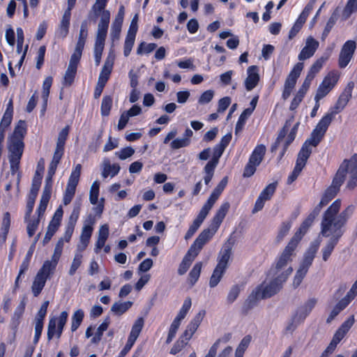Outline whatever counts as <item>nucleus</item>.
Segmentation results:
<instances>
[{
	"instance_id": "nucleus-48",
	"label": "nucleus",
	"mask_w": 357,
	"mask_h": 357,
	"mask_svg": "<svg viewBox=\"0 0 357 357\" xmlns=\"http://www.w3.org/2000/svg\"><path fill=\"white\" fill-rule=\"evenodd\" d=\"M84 318V312L82 310H77L74 312L72 317L71 331H75L80 326Z\"/></svg>"
},
{
	"instance_id": "nucleus-46",
	"label": "nucleus",
	"mask_w": 357,
	"mask_h": 357,
	"mask_svg": "<svg viewBox=\"0 0 357 357\" xmlns=\"http://www.w3.org/2000/svg\"><path fill=\"white\" fill-rule=\"evenodd\" d=\"M357 11V0H349L342 11V17L346 20Z\"/></svg>"
},
{
	"instance_id": "nucleus-6",
	"label": "nucleus",
	"mask_w": 357,
	"mask_h": 357,
	"mask_svg": "<svg viewBox=\"0 0 357 357\" xmlns=\"http://www.w3.org/2000/svg\"><path fill=\"white\" fill-rule=\"evenodd\" d=\"M355 321L354 316L351 315L336 331L329 345L324 350L320 357H328L335 349L337 344L343 339Z\"/></svg>"
},
{
	"instance_id": "nucleus-30",
	"label": "nucleus",
	"mask_w": 357,
	"mask_h": 357,
	"mask_svg": "<svg viewBox=\"0 0 357 357\" xmlns=\"http://www.w3.org/2000/svg\"><path fill=\"white\" fill-rule=\"evenodd\" d=\"M26 131V129L25 121L20 120L15 126L14 131L8 139L17 142H23Z\"/></svg>"
},
{
	"instance_id": "nucleus-60",
	"label": "nucleus",
	"mask_w": 357,
	"mask_h": 357,
	"mask_svg": "<svg viewBox=\"0 0 357 357\" xmlns=\"http://www.w3.org/2000/svg\"><path fill=\"white\" fill-rule=\"evenodd\" d=\"M135 153V150L131 146H128L123 149H121L120 151H116L115 155L120 160H126L130 157H131Z\"/></svg>"
},
{
	"instance_id": "nucleus-19",
	"label": "nucleus",
	"mask_w": 357,
	"mask_h": 357,
	"mask_svg": "<svg viewBox=\"0 0 357 357\" xmlns=\"http://www.w3.org/2000/svg\"><path fill=\"white\" fill-rule=\"evenodd\" d=\"M318 144H314V142L311 140L310 137L308 138L303 144L298 154L296 165L304 168L307 159L312 153V146L316 147Z\"/></svg>"
},
{
	"instance_id": "nucleus-37",
	"label": "nucleus",
	"mask_w": 357,
	"mask_h": 357,
	"mask_svg": "<svg viewBox=\"0 0 357 357\" xmlns=\"http://www.w3.org/2000/svg\"><path fill=\"white\" fill-rule=\"evenodd\" d=\"M349 305L348 303H347L345 299L342 298L333 307L332 310L331 314H329L326 322L331 323L332 320L335 319L336 316L339 314V313L343 310L347 305Z\"/></svg>"
},
{
	"instance_id": "nucleus-64",
	"label": "nucleus",
	"mask_w": 357,
	"mask_h": 357,
	"mask_svg": "<svg viewBox=\"0 0 357 357\" xmlns=\"http://www.w3.org/2000/svg\"><path fill=\"white\" fill-rule=\"evenodd\" d=\"M241 291V287L238 285H234L233 286L231 289L229 290V292L227 297V301L228 303L231 304L232 303L238 296L239 293Z\"/></svg>"
},
{
	"instance_id": "nucleus-36",
	"label": "nucleus",
	"mask_w": 357,
	"mask_h": 357,
	"mask_svg": "<svg viewBox=\"0 0 357 357\" xmlns=\"http://www.w3.org/2000/svg\"><path fill=\"white\" fill-rule=\"evenodd\" d=\"M227 183H228V178H227V176H225L220 181V182L218 183V185L215 187V188L213 190V191L212 192V193L210 195L208 199H210L211 200L215 202L216 200L218 199L219 196L221 195V193L225 188Z\"/></svg>"
},
{
	"instance_id": "nucleus-51",
	"label": "nucleus",
	"mask_w": 357,
	"mask_h": 357,
	"mask_svg": "<svg viewBox=\"0 0 357 357\" xmlns=\"http://www.w3.org/2000/svg\"><path fill=\"white\" fill-rule=\"evenodd\" d=\"M191 298L189 297L186 298L185 300L184 301V303L181 310L179 311L177 317L174 319L181 322V320L185 317L188 310L191 307Z\"/></svg>"
},
{
	"instance_id": "nucleus-63",
	"label": "nucleus",
	"mask_w": 357,
	"mask_h": 357,
	"mask_svg": "<svg viewBox=\"0 0 357 357\" xmlns=\"http://www.w3.org/2000/svg\"><path fill=\"white\" fill-rule=\"evenodd\" d=\"M157 47V45L155 43H142L137 50V53L138 54H142L143 52L149 54L153 52Z\"/></svg>"
},
{
	"instance_id": "nucleus-12",
	"label": "nucleus",
	"mask_w": 357,
	"mask_h": 357,
	"mask_svg": "<svg viewBox=\"0 0 357 357\" xmlns=\"http://www.w3.org/2000/svg\"><path fill=\"white\" fill-rule=\"evenodd\" d=\"M303 66L304 65L303 63H297L287 76L284 82V89L282 95V97L284 100H287L290 96L293 89L295 87L296 81L303 69Z\"/></svg>"
},
{
	"instance_id": "nucleus-62",
	"label": "nucleus",
	"mask_w": 357,
	"mask_h": 357,
	"mask_svg": "<svg viewBox=\"0 0 357 357\" xmlns=\"http://www.w3.org/2000/svg\"><path fill=\"white\" fill-rule=\"evenodd\" d=\"M180 324H181L180 321H176L175 319L173 321L172 324H171V326H170V328H169V331L168 333V335H167V337L166 340L167 344H169L172 341L173 338L176 335V331H177L178 328H179Z\"/></svg>"
},
{
	"instance_id": "nucleus-2",
	"label": "nucleus",
	"mask_w": 357,
	"mask_h": 357,
	"mask_svg": "<svg viewBox=\"0 0 357 357\" xmlns=\"http://www.w3.org/2000/svg\"><path fill=\"white\" fill-rule=\"evenodd\" d=\"M278 276L268 274L266 280L257 286L250 295L247 301L248 307H253L259 300L268 298L278 294L286 282L278 280Z\"/></svg>"
},
{
	"instance_id": "nucleus-52",
	"label": "nucleus",
	"mask_w": 357,
	"mask_h": 357,
	"mask_svg": "<svg viewBox=\"0 0 357 357\" xmlns=\"http://www.w3.org/2000/svg\"><path fill=\"white\" fill-rule=\"evenodd\" d=\"M85 42V40L78 39L75 51L70 56L71 60L79 62Z\"/></svg>"
},
{
	"instance_id": "nucleus-45",
	"label": "nucleus",
	"mask_w": 357,
	"mask_h": 357,
	"mask_svg": "<svg viewBox=\"0 0 357 357\" xmlns=\"http://www.w3.org/2000/svg\"><path fill=\"white\" fill-rule=\"evenodd\" d=\"M56 266V264L51 262L50 260H47L44 262L42 268L38 271V273L47 279L50 275L54 271Z\"/></svg>"
},
{
	"instance_id": "nucleus-13",
	"label": "nucleus",
	"mask_w": 357,
	"mask_h": 357,
	"mask_svg": "<svg viewBox=\"0 0 357 357\" xmlns=\"http://www.w3.org/2000/svg\"><path fill=\"white\" fill-rule=\"evenodd\" d=\"M68 315L66 311H63L61 312L59 318L54 317L50 320L47 330V339L49 340L52 339L56 332L57 337H60L63 327L67 321Z\"/></svg>"
},
{
	"instance_id": "nucleus-33",
	"label": "nucleus",
	"mask_w": 357,
	"mask_h": 357,
	"mask_svg": "<svg viewBox=\"0 0 357 357\" xmlns=\"http://www.w3.org/2000/svg\"><path fill=\"white\" fill-rule=\"evenodd\" d=\"M144 324V319L143 317L138 318L132 326V329L128 337V339L135 342L139 337Z\"/></svg>"
},
{
	"instance_id": "nucleus-38",
	"label": "nucleus",
	"mask_w": 357,
	"mask_h": 357,
	"mask_svg": "<svg viewBox=\"0 0 357 357\" xmlns=\"http://www.w3.org/2000/svg\"><path fill=\"white\" fill-rule=\"evenodd\" d=\"M202 268V262L196 263L188 275V281L193 286L198 280Z\"/></svg>"
},
{
	"instance_id": "nucleus-40",
	"label": "nucleus",
	"mask_w": 357,
	"mask_h": 357,
	"mask_svg": "<svg viewBox=\"0 0 357 357\" xmlns=\"http://www.w3.org/2000/svg\"><path fill=\"white\" fill-rule=\"evenodd\" d=\"M337 243L336 239H329L326 245L321 249L322 259L324 261L328 260Z\"/></svg>"
},
{
	"instance_id": "nucleus-55",
	"label": "nucleus",
	"mask_w": 357,
	"mask_h": 357,
	"mask_svg": "<svg viewBox=\"0 0 357 357\" xmlns=\"http://www.w3.org/2000/svg\"><path fill=\"white\" fill-rule=\"evenodd\" d=\"M215 95V91L213 90L209 89L201 94L198 99V104L203 105L209 103L213 98Z\"/></svg>"
},
{
	"instance_id": "nucleus-44",
	"label": "nucleus",
	"mask_w": 357,
	"mask_h": 357,
	"mask_svg": "<svg viewBox=\"0 0 357 357\" xmlns=\"http://www.w3.org/2000/svg\"><path fill=\"white\" fill-rule=\"evenodd\" d=\"M328 59V56H321L311 66L308 75H311L314 78L316 74L321 69L324 63Z\"/></svg>"
},
{
	"instance_id": "nucleus-31",
	"label": "nucleus",
	"mask_w": 357,
	"mask_h": 357,
	"mask_svg": "<svg viewBox=\"0 0 357 357\" xmlns=\"http://www.w3.org/2000/svg\"><path fill=\"white\" fill-rule=\"evenodd\" d=\"M109 236V227L107 225H102L98 232V238L96 242L95 252L98 253L101 248L105 245Z\"/></svg>"
},
{
	"instance_id": "nucleus-59",
	"label": "nucleus",
	"mask_w": 357,
	"mask_h": 357,
	"mask_svg": "<svg viewBox=\"0 0 357 357\" xmlns=\"http://www.w3.org/2000/svg\"><path fill=\"white\" fill-rule=\"evenodd\" d=\"M337 20V15L336 13H333L329 20H328L326 25L325 26V29L322 33V39L324 40L328 35L329 32L331 31V29L335 24L336 21Z\"/></svg>"
},
{
	"instance_id": "nucleus-49",
	"label": "nucleus",
	"mask_w": 357,
	"mask_h": 357,
	"mask_svg": "<svg viewBox=\"0 0 357 357\" xmlns=\"http://www.w3.org/2000/svg\"><path fill=\"white\" fill-rule=\"evenodd\" d=\"M53 82V79L51 76L47 77L43 83V92H42V98L45 102V104H47V99L50 95V90L52 86Z\"/></svg>"
},
{
	"instance_id": "nucleus-7",
	"label": "nucleus",
	"mask_w": 357,
	"mask_h": 357,
	"mask_svg": "<svg viewBox=\"0 0 357 357\" xmlns=\"http://www.w3.org/2000/svg\"><path fill=\"white\" fill-rule=\"evenodd\" d=\"M336 112L330 110L321 119L314 129L310 135V138L314 144H319L327 131L328 126L331 125L335 116Z\"/></svg>"
},
{
	"instance_id": "nucleus-3",
	"label": "nucleus",
	"mask_w": 357,
	"mask_h": 357,
	"mask_svg": "<svg viewBox=\"0 0 357 357\" xmlns=\"http://www.w3.org/2000/svg\"><path fill=\"white\" fill-rule=\"evenodd\" d=\"M218 227V225H213L211 227L204 229L196 238L179 265L178 273L180 275H184L187 272L204 245L216 232Z\"/></svg>"
},
{
	"instance_id": "nucleus-10",
	"label": "nucleus",
	"mask_w": 357,
	"mask_h": 357,
	"mask_svg": "<svg viewBox=\"0 0 357 357\" xmlns=\"http://www.w3.org/2000/svg\"><path fill=\"white\" fill-rule=\"evenodd\" d=\"M52 186V176H50L49 174H47L45 180V185L44 187L40 200V204L36 211L37 218L34 220L32 223H39L42 221H44L43 216L51 197Z\"/></svg>"
},
{
	"instance_id": "nucleus-9",
	"label": "nucleus",
	"mask_w": 357,
	"mask_h": 357,
	"mask_svg": "<svg viewBox=\"0 0 357 357\" xmlns=\"http://www.w3.org/2000/svg\"><path fill=\"white\" fill-rule=\"evenodd\" d=\"M266 146L263 144L257 145L250 156L249 161L245 165L243 176L250 177L252 176L257 166L260 165L266 153Z\"/></svg>"
},
{
	"instance_id": "nucleus-20",
	"label": "nucleus",
	"mask_w": 357,
	"mask_h": 357,
	"mask_svg": "<svg viewBox=\"0 0 357 357\" xmlns=\"http://www.w3.org/2000/svg\"><path fill=\"white\" fill-rule=\"evenodd\" d=\"M260 79L259 67L250 66L247 69V77L244 81V85L247 91H250L257 86Z\"/></svg>"
},
{
	"instance_id": "nucleus-15",
	"label": "nucleus",
	"mask_w": 357,
	"mask_h": 357,
	"mask_svg": "<svg viewBox=\"0 0 357 357\" xmlns=\"http://www.w3.org/2000/svg\"><path fill=\"white\" fill-rule=\"evenodd\" d=\"M356 48V43L354 40H347L342 46L339 56V66L341 68H345L350 61Z\"/></svg>"
},
{
	"instance_id": "nucleus-32",
	"label": "nucleus",
	"mask_w": 357,
	"mask_h": 357,
	"mask_svg": "<svg viewBox=\"0 0 357 357\" xmlns=\"http://www.w3.org/2000/svg\"><path fill=\"white\" fill-rule=\"evenodd\" d=\"M46 281L47 278H44L38 273L36 274L31 286L32 292L34 296H38L40 294L45 287Z\"/></svg>"
},
{
	"instance_id": "nucleus-11",
	"label": "nucleus",
	"mask_w": 357,
	"mask_h": 357,
	"mask_svg": "<svg viewBox=\"0 0 357 357\" xmlns=\"http://www.w3.org/2000/svg\"><path fill=\"white\" fill-rule=\"evenodd\" d=\"M340 75L337 71H331L324 77L322 82L317 89L314 100L319 102L325 97L337 83Z\"/></svg>"
},
{
	"instance_id": "nucleus-8",
	"label": "nucleus",
	"mask_w": 357,
	"mask_h": 357,
	"mask_svg": "<svg viewBox=\"0 0 357 357\" xmlns=\"http://www.w3.org/2000/svg\"><path fill=\"white\" fill-rule=\"evenodd\" d=\"M107 1V0H96V3L92 6V11L93 12L95 16L100 17L96 33H99L101 30L107 33L108 26L110 21V13L109 10L105 9Z\"/></svg>"
},
{
	"instance_id": "nucleus-41",
	"label": "nucleus",
	"mask_w": 357,
	"mask_h": 357,
	"mask_svg": "<svg viewBox=\"0 0 357 357\" xmlns=\"http://www.w3.org/2000/svg\"><path fill=\"white\" fill-rule=\"evenodd\" d=\"M41 180V174L38 171H36L32 181L31 188L29 196L34 197H37L38 192L40 187Z\"/></svg>"
},
{
	"instance_id": "nucleus-23",
	"label": "nucleus",
	"mask_w": 357,
	"mask_h": 357,
	"mask_svg": "<svg viewBox=\"0 0 357 357\" xmlns=\"http://www.w3.org/2000/svg\"><path fill=\"white\" fill-rule=\"evenodd\" d=\"M114 63V56L109 54L105 63L104 65L101 69V71L100 73L98 82L105 84L107 82L108 79H109L110 75L112 73L113 66Z\"/></svg>"
},
{
	"instance_id": "nucleus-27",
	"label": "nucleus",
	"mask_w": 357,
	"mask_h": 357,
	"mask_svg": "<svg viewBox=\"0 0 357 357\" xmlns=\"http://www.w3.org/2000/svg\"><path fill=\"white\" fill-rule=\"evenodd\" d=\"M121 169L119 164H111L107 158H105L102 163V176L107 178L108 176L114 177L117 175Z\"/></svg>"
},
{
	"instance_id": "nucleus-50",
	"label": "nucleus",
	"mask_w": 357,
	"mask_h": 357,
	"mask_svg": "<svg viewBox=\"0 0 357 357\" xmlns=\"http://www.w3.org/2000/svg\"><path fill=\"white\" fill-rule=\"evenodd\" d=\"M82 252V251L77 250V252L75 253L74 259L73 260L72 264H71L70 270H69L70 275H73L75 273L77 268L80 266V265L82 264V257H83V255L81 253Z\"/></svg>"
},
{
	"instance_id": "nucleus-5",
	"label": "nucleus",
	"mask_w": 357,
	"mask_h": 357,
	"mask_svg": "<svg viewBox=\"0 0 357 357\" xmlns=\"http://www.w3.org/2000/svg\"><path fill=\"white\" fill-rule=\"evenodd\" d=\"M231 254V249L229 246H226L220 253L218 263L214 269L213 274L210 278L209 285L211 287H215L220 281L226 268Z\"/></svg>"
},
{
	"instance_id": "nucleus-26",
	"label": "nucleus",
	"mask_w": 357,
	"mask_h": 357,
	"mask_svg": "<svg viewBox=\"0 0 357 357\" xmlns=\"http://www.w3.org/2000/svg\"><path fill=\"white\" fill-rule=\"evenodd\" d=\"M322 235L330 237V239H336L337 242L342 235L341 225H323Z\"/></svg>"
},
{
	"instance_id": "nucleus-43",
	"label": "nucleus",
	"mask_w": 357,
	"mask_h": 357,
	"mask_svg": "<svg viewBox=\"0 0 357 357\" xmlns=\"http://www.w3.org/2000/svg\"><path fill=\"white\" fill-rule=\"evenodd\" d=\"M229 207L230 205L228 202H225L220 206L213 218L214 223H221L223 221Z\"/></svg>"
},
{
	"instance_id": "nucleus-61",
	"label": "nucleus",
	"mask_w": 357,
	"mask_h": 357,
	"mask_svg": "<svg viewBox=\"0 0 357 357\" xmlns=\"http://www.w3.org/2000/svg\"><path fill=\"white\" fill-rule=\"evenodd\" d=\"M199 326V324L191 321V322L188 324L185 331L183 333V337H185L186 341L189 340L192 337L193 334L197 330Z\"/></svg>"
},
{
	"instance_id": "nucleus-17",
	"label": "nucleus",
	"mask_w": 357,
	"mask_h": 357,
	"mask_svg": "<svg viewBox=\"0 0 357 357\" xmlns=\"http://www.w3.org/2000/svg\"><path fill=\"white\" fill-rule=\"evenodd\" d=\"M321 241L319 239H316L312 241L304 255L303 259L300 264L299 268L306 272L308 271L309 268L312 264V261L315 257L317 250L319 248Z\"/></svg>"
},
{
	"instance_id": "nucleus-47",
	"label": "nucleus",
	"mask_w": 357,
	"mask_h": 357,
	"mask_svg": "<svg viewBox=\"0 0 357 357\" xmlns=\"http://www.w3.org/2000/svg\"><path fill=\"white\" fill-rule=\"evenodd\" d=\"M99 188L100 183L98 181H95L91 186L89 200L90 202L93 205H96L98 203L99 196Z\"/></svg>"
},
{
	"instance_id": "nucleus-53",
	"label": "nucleus",
	"mask_w": 357,
	"mask_h": 357,
	"mask_svg": "<svg viewBox=\"0 0 357 357\" xmlns=\"http://www.w3.org/2000/svg\"><path fill=\"white\" fill-rule=\"evenodd\" d=\"M112 105V98L110 96H104L101 103V114L108 116Z\"/></svg>"
},
{
	"instance_id": "nucleus-56",
	"label": "nucleus",
	"mask_w": 357,
	"mask_h": 357,
	"mask_svg": "<svg viewBox=\"0 0 357 357\" xmlns=\"http://www.w3.org/2000/svg\"><path fill=\"white\" fill-rule=\"evenodd\" d=\"M63 250V239L60 238L57 243L56 244L54 253L52 256V259L50 260L51 262L54 263V264L57 265V263L59 261V259L61 255Z\"/></svg>"
},
{
	"instance_id": "nucleus-57",
	"label": "nucleus",
	"mask_w": 357,
	"mask_h": 357,
	"mask_svg": "<svg viewBox=\"0 0 357 357\" xmlns=\"http://www.w3.org/2000/svg\"><path fill=\"white\" fill-rule=\"evenodd\" d=\"M277 183H273L268 184L260 193V195L263 197L266 200H270L276 190Z\"/></svg>"
},
{
	"instance_id": "nucleus-35",
	"label": "nucleus",
	"mask_w": 357,
	"mask_h": 357,
	"mask_svg": "<svg viewBox=\"0 0 357 357\" xmlns=\"http://www.w3.org/2000/svg\"><path fill=\"white\" fill-rule=\"evenodd\" d=\"M110 323V319L107 317L97 328L94 336L91 340V343L98 344L102 339L103 333L107 331Z\"/></svg>"
},
{
	"instance_id": "nucleus-25",
	"label": "nucleus",
	"mask_w": 357,
	"mask_h": 357,
	"mask_svg": "<svg viewBox=\"0 0 357 357\" xmlns=\"http://www.w3.org/2000/svg\"><path fill=\"white\" fill-rule=\"evenodd\" d=\"M8 149L9 152V159L21 160L24 150L23 142L8 139Z\"/></svg>"
},
{
	"instance_id": "nucleus-39",
	"label": "nucleus",
	"mask_w": 357,
	"mask_h": 357,
	"mask_svg": "<svg viewBox=\"0 0 357 357\" xmlns=\"http://www.w3.org/2000/svg\"><path fill=\"white\" fill-rule=\"evenodd\" d=\"M215 202L213 201L208 199L206 204L202 208L197 218L195 220L194 223H202L204 220L205 218L208 213V211L211 210Z\"/></svg>"
},
{
	"instance_id": "nucleus-16",
	"label": "nucleus",
	"mask_w": 357,
	"mask_h": 357,
	"mask_svg": "<svg viewBox=\"0 0 357 357\" xmlns=\"http://www.w3.org/2000/svg\"><path fill=\"white\" fill-rule=\"evenodd\" d=\"M347 162L346 175L349 174V179L346 188L353 190L357 185V154L354 155L350 160H344Z\"/></svg>"
},
{
	"instance_id": "nucleus-21",
	"label": "nucleus",
	"mask_w": 357,
	"mask_h": 357,
	"mask_svg": "<svg viewBox=\"0 0 357 357\" xmlns=\"http://www.w3.org/2000/svg\"><path fill=\"white\" fill-rule=\"evenodd\" d=\"M82 165L77 164L75 169L71 172L68 178L67 186L66 188L65 194L75 196L77 185L78 184L80 174H81Z\"/></svg>"
},
{
	"instance_id": "nucleus-14",
	"label": "nucleus",
	"mask_w": 357,
	"mask_h": 357,
	"mask_svg": "<svg viewBox=\"0 0 357 357\" xmlns=\"http://www.w3.org/2000/svg\"><path fill=\"white\" fill-rule=\"evenodd\" d=\"M137 22L138 15L136 14L131 21L124 43L123 54L126 57L130 54L135 43L136 34L138 30Z\"/></svg>"
},
{
	"instance_id": "nucleus-28",
	"label": "nucleus",
	"mask_w": 357,
	"mask_h": 357,
	"mask_svg": "<svg viewBox=\"0 0 357 357\" xmlns=\"http://www.w3.org/2000/svg\"><path fill=\"white\" fill-rule=\"evenodd\" d=\"M78 64V61L70 59L68 68L63 77V84L65 86H69L73 83Z\"/></svg>"
},
{
	"instance_id": "nucleus-29",
	"label": "nucleus",
	"mask_w": 357,
	"mask_h": 357,
	"mask_svg": "<svg viewBox=\"0 0 357 357\" xmlns=\"http://www.w3.org/2000/svg\"><path fill=\"white\" fill-rule=\"evenodd\" d=\"M92 231L93 228L90 225H86L83 227L82 232L80 236V243L77 245V250L83 251L86 248L89 243Z\"/></svg>"
},
{
	"instance_id": "nucleus-18",
	"label": "nucleus",
	"mask_w": 357,
	"mask_h": 357,
	"mask_svg": "<svg viewBox=\"0 0 357 357\" xmlns=\"http://www.w3.org/2000/svg\"><path fill=\"white\" fill-rule=\"evenodd\" d=\"M319 43L312 36H308L306 38L305 46L301 50L298 56L299 61H304L312 57L317 50L319 48Z\"/></svg>"
},
{
	"instance_id": "nucleus-4",
	"label": "nucleus",
	"mask_w": 357,
	"mask_h": 357,
	"mask_svg": "<svg viewBox=\"0 0 357 357\" xmlns=\"http://www.w3.org/2000/svg\"><path fill=\"white\" fill-rule=\"evenodd\" d=\"M347 164L345 162L340 165L331 185L325 190L319 204L314 208V215H319L321 208L327 205L338 193L346 178Z\"/></svg>"
},
{
	"instance_id": "nucleus-24",
	"label": "nucleus",
	"mask_w": 357,
	"mask_h": 357,
	"mask_svg": "<svg viewBox=\"0 0 357 357\" xmlns=\"http://www.w3.org/2000/svg\"><path fill=\"white\" fill-rule=\"evenodd\" d=\"M341 207V200L337 199L325 211L322 223H333L337 222V215Z\"/></svg>"
},
{
	"instance_id": "nucleus-42",
	"label": "nucleus",
	"mask_w": 357,
	"mask_h": 357,
	"mask_svg": "<svg viewBox=\"0 0 357 357\" xmlns=\"http://www.w3.org/2000/svg\"><path fill=\"white\" fill-rule=\"evenodd\" d=\"M252 112L253 109H245L241 113L236 125V132H238L243 129L247 119L252 114Z\"/></svg>"
},
{
	"instance_id": "nucleus-58",
	"label": "nucleus",
	"mask_w": 357,
	"mask_h": 357,
	"mask_svg": "<svg viewBox=\"0 0 357 357\" xmlns=\"http://www.w3.org/2000/svg\"><path fill=\"white\" fill-rule=\"evenodd\" d=\"M13 109L9 107L6 109L0 123V126L6 128L10 126L13 119Z\"/></svg>"
},
{
	"instance_id": "nucleus-34",
	"label": "nucleus",
	"mask_w": 357,
	"mask_h": 357,
	"mask_svg": "<svg viewBox=\"0 0 357 357\" xmlns=\"http://www.w3.org/2000/svg\"><path fill=\"white\" fill-rule=\"evenodd\" d=\"M132 305V302L131 301L116 302L112 305L111 311L114 314L121 316L125 313L130 307H131Z\"/></svg>"
},
{
	"instance_id": "nucleus-22",
	"label": "nucleus",
	"mask_w": 357,
	"mask_h": 357,
	"mask_svg": "<svg viewBox=\"0 0 357 357\" xmlns=\"http://www.w3.org/2000/svg\"><path fill=\"white\" fill-rule=\"evenodd\" d=\"M107 34V33H105L104 31L101 30L100 31L99 33H96V42L93 50L95 62L96 66H98L100 63Z\"/></svg>"
},
{
	"instance_id": "nucleus-1",
	"label": "nucleus",
	"mask_w": 357,
	"mask_h": 357,
	"mask_svg": "<svg viewBox=\"0 0 357 357\" xmlns=\"http://www.w3.org/2000/svg\"><path fill=\"white\" fill-rule=\"evenodd\" d=\"M307 229V227L303 225L295 233L275 265L270 269L269 275H276L278 276V280L287 281L293 271L292 267L289 266V264L291 261V257L294 254V250Z\"/></svg>"
},
{
	"instance_id": "nucleus-54",
	"label": "nucleus",
	"mask_w": 357,
	"mask_h": 357,
	"mask_svg": "<svg viewBox=\"0 0 357 357\" xmlns=\"http://www.w3.org/2000/svg\"><path fill=\"white\" fill-rule=\"evenodd\" d=\"M354 212V206H349L337 217L335 223H344L349 219Z\"/></svg>"
}]
</instances>
